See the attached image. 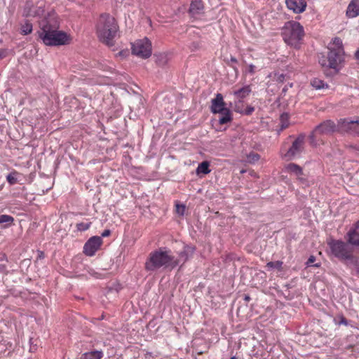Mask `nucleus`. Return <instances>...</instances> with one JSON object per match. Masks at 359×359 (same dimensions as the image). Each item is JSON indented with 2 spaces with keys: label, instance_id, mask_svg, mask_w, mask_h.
<instances>
[{
  "label": "nucleus",
  "instance_id": "nucleus-1",
  "mask_svg": "<svg viewBox=\"0 0 359 359\" xmlns=\"http://www.w3.org/2000/svg\"><path fill=\"white\" fill-rule=\"evenodd\" d=\"M39 38L48 46H58L69 44L71 41L69 35L58 30V27L46 21L38 31Z\"/></svg>",
  "mask_w": 359,
  "mask_h": 359
},
{
  "label": "nucleus",
  "instance_id": "nucleus-2",
  "mask_svg": "<svg viewBox=\"0 0 359 359\" xmlns=\"http://www.w3.org/2000/svg\"><path fill=\"white\" fill-rule=\"evenodd\" d=\"M118 30V25L114 17L107 13L100 15L97 25V34L100 41L109 47L113 46Z\"/></svg>",
  "mask_w": 359,
  "mask_h": 359
},
{
  "label": "nucleus",
  "instance_id": "nucleus-3",
  "mask_svg": "<svg viewBox=\"0 0 359 359\" xmlns=\"http://www.w3.org/2000/svg\"><path fill=\"white\" fill-rule=\"evenodd\" d=\"M177 266V262L175 261V257L170 254V251L160 248L149 253L144 268L147 271H154L161 267L172 269Z\"/></svg>",
  "mask_w": 359,
  "mask_h": 359
},
{
  "label": "nucleus",
  "instance_id": "nucleus-4",
  "mask_svg": "<svg viewBox=\"0 0 359 359\" xmlns=\"http://www.w3.org/2000/svg\"><path fill=\"white\" fill-rule=\"evenodd\" d=\"M284 41L294 48H299V42L304 35L303 27L297 22H287L281 32Z\"/></svg>",
  "mask_w": 359,
  "mask_h": 359
},
{
  "label": "nucleus",
  "instance_id": "nucleus-5",
  "mask_svg": "<svg viewBox=\"0 0 359 359\" xmlns=\"http://www.w3.org/2000/svg\"><path fill=\"white\" fill-rule=\"evenodd\" d=\"M327 57L323 55L319 58L322 67L332 69L335 74L338 73L344 61V51L341 49H328Z\"/></svg>",
  "mask_w": 359,
  "mask_h": 359
},
{
  "label": "nucleus",
  "instance_id": "nucleus-6",
  "mask_svg": "<svg viewBox=\"0 0 359 359\" xmlns=\"http://www.w3.org/2000/svg\"><path fill=\"white\" fill-rule=\"evenodd\" d=\"M332 254L341 261L354 259L352 249L348 244L339 240H332L328 243Z\"/></svg>",
  "mask_w": 359,
  "mask_h": 359
},
{
  "label": "nucleus",
  "instance_id": "nucleus-7",
  "mask_svg": "<svg viewBox=\"0 0 359 359\" xmlns=\"http://www.w3.org/2000/svg\"><path fill=\"white\" fill-rule=\"evenodd\" d=\"M338 126L331 120L323 121L311 132L309 135L310 143L311 145L316 146L317 144L316 139L318 135H328L337 130Z\"/></svg>",
  "mask_w": 359,
  "mask_h": 359
},
{
  "label": "nucleus",
  "instance_id": "nucleus-8",
  "mask_svg": "<svg viewBox=\"0 0 359 359\" xmlns=\"http://www.w3.org/2000/svg\"><path fill=\"white\" fill-rule=\"evenodd\" d=\"M151 43L147 37L132 43L133 54L140 57L144 59L149 57L151 55Z\"/></svg>",
  "mask_w": 359,
  "mask_h": 359
},
{
  "label": "nucleus",
  "instance_id": "nucleus-9",
  "mask_svg": "<svg viewBox=\"0 0 359 359\" xmlns=\"http://www.w3.org/2000/svg\"><path fill=\"white\" fill-rule=\"evenodd\" d=\"M305 137L306 135L304 133L299 134L285 154V157L290 160L299 156L304 149Z\"/></svg>",
  "mask_w": 359,
  "mask_h": 359
},
{
  "label": "nucleus",
  "instance_id": "nucleus-10",
  "mask_svg": "<svg viewBox=\"0 0 359 359\" xmlns=\"http://www.w3.org/2000/svg\"><path fill=\"white\" fill-rule=\"evenodd\" d=\"M338 130L355 134L359 136V118L353 120L351 118H343L338 121Z\"/></svg>",
  "mask_w": 359,
  "mask_h": 359
},
{
  "label": "nucleus",
  "instance_id": "nucleus-11",
  "mask_svg": "<svg viewBox=\"0 0 359 359\" xmlns=\"http://www.w3.org/2000/svg\"><path fill=\"white\" fill-rule=\"evenodd\" d=\"M102 244V239L100 236H93L90 238L83 246V253L87 256H93L100 249Z\"/></svg>",
  "mask_w": 359,
  "mask_h": 359
},
{
  "label": "nucleus",
  "instance_id": "nucleus-12",
  "mask_svg": "<svg viewBox=\"0 0 359 359\" xmlns=\"http://www.w3.org/2000/svg\"><path fill=\"white\" fill-rule=\"evenodd\" d=\"M287 7L295 13H303L306 8V0H285Z\"/></svg>",
  "mask_w": 359,
  "mask_h": 359
},
{
  "label": "nucleus",
  "instance_id": "nucleus-13",
  "mask_svg": "<svg viewBox=\"0 0 359 359\" xmlns=\"http://www.w3.org/2000/svg\"><path fill=\"white\" fill-rule=\"evenodd\" d=\"M196 250L195 247L191 245H185L182 250L179 254H178V258L175 259V261L177 262V266L182 263V265L184 264L187 260H189V258H191L194 252Z\"/></svg>",
  "mask_w": 359,
  "mask_h": 359
},
{
  "label": "nucleus",
  "instance_id": "nucleus-14",
  "mask_svg": "<svg viewBox=\"0 0 359 359\" xmlns=\"http://www.w3.org/2000/svg\"><path fill=\"white\" fill-rule=\"evenodd\" d=\"M226 108V103L224 101L223 95L217 93L214 99L211 100L210 111L212 114H218Z\"/></svg>",
  "mask_w": 359,
  "mask_h": 359
},
{
  "label": "nucleus",
  "instance_id": "nucleus-15",
  "mask_svg": "<svg viewBox=\"0 0 359 359\" xmlns=\"http://www.w3.org/2000/svg\"><path fill=\"white\" fill-rule=\"evenodd\" d=\"M346 15L353 18L359 15V0H351L346 9Z\"/></svg>",
  "mask_w": 359,
  "mask_h": 359
},
{
  "label": "nucleus",
  "instance_id": "nucleus-16",
  "mask_svg": "<svg viewBox=\"0 0 359 359\" xmlns=\"http://www.w3.org/2000/svg\"><path fill=\"white\" fill-rule=\"evenodd\" d=\"M252 89L250 86L247 85L243 88L235 90L233 95L238 99V102H242L243 100L247 97L251 93Z\"/></svg>",
  "mask_w": 359,
  "mask_h": 359
},
{
  "label": "nucleus",
  "instance_id": "nucleus-17",
  "mask_svg": "<svg viewBox=\"0 0 359 359\" xmlns=\"http://www.w3.org/2000/svg\"><path fill=\"white\" fill-rule=\"evenodd\" d=\"M218 114H220V117L219 118V123L221 125L226 124L227 123H229L232 121V114L230 109L227 107L224 108L221 112H219Z\"/></svg>",
  "mask_w": 359,
  "mask_h": 359
},
{
  "label": "nucleus",
  "instance_id": "nucleus-18",
  "mask_svg": "<svg viewBox=\"0 0 359 359\" xmlns=\"http://www.w3.org/2000/svg\"><path fill=\"white\" fill-rule=\"evenodd\" d=\"M347 238L348 243L359 247V232L356 229H350L347 233Z\"/></svg>",
  "mask_w": 359,
  "mask_h": 359
},
{
  "label": "nucleus",
  "instance_id": "nucleus-19",
  "mask_svg": "<svg viewBox=\"0 0 359 359\" xmlns=\"http://www.w3.org/2000/svg\"><path fill=\"white\" fill-rule=\"evenodd\" d=\"M286 170L287 172L294 174L299 180H303V178L301 177L303 175V170L299 165L291 163L286 166Z\"/></svg>",
  "mask_w": 359,
  "mask_h": 359
},
{
  "label": "nucleus",
  "instance_id": "nucleus-20",
  "mask_svg": "<svg viewBox=\"0 0 359 359\" xmlns=\"http://www.w3.org/2000/svg\"><path fill=\"white\" fill-rule=\"evenodd\" d=\"M203 8V4L202 0H192L190 8L189 13L195 15L199 13Z\"/></svg>",
  "mask_w": 359,
  "mask_h": 359
},
{
  "label": "nucleus",
  "instance_id": "nucleus-21",
  "mask_svg": "<svg viewBox=\"0 0 359 359\" xmlns=\"http://www.w3.org/2000/svg\"><path fill=\"white\" fill-rule=\"evenodd\" d=\"M103 353L100 351H93L82 355V359H101Z\"/></svg>",
  "mask_w": 359,
  "mask_h": 359
},
{
  "label": "nucleus",
  "instance_id": "nucleus-22",
  "mask_svg": "<svg viewBox=\"0 0 359 359\" xmlns=\"http://www.w3.org/2000/svg\"><path fill=\"white\" fill-rule=\"evenodd\" d=\"M210 167V163L208 161H203L202 163H201L197 169H196V172L198 174L199 173H203V174H208L210 172V170L209 168Z\"/></svg>",
  "mask_w": 359,
  "mask_h": 359
},
{
  "label": "nucleus",
  "instance_id": "nucleus-23",
  "mask_svg": "<svg viewBox=\"0 0 359 359\" xmlns=\"http://www.w3.org/2000/svg\"><path fill=\"white\" fill-rule=\"evenodd\" d=\"M156 57V62L159 66H165L168 62V55L165 53H159L154 55Z\"/></svg>",
  "mask_w": 359,
  "mask_h": 359
},
{
  "label": "nucleus",
  "instance_id": "nucleus-24",
  "mask_svg": "<svg viewBox=\"0 0 359 359\" xmlns=\"http://www.w3.org/2000/svg\"><path fill=\"white\" fill-rule=\"evenodd\" d=\"M14 221V219L12 216L8 215H0V224H6L3 227L6 228L11 226Z\"/></svg>",
  "mask_w": 359,
  "mask_h": 359
},
{
  "label": "nucleus",
  "instance_id": "nucleus-25",
  "mask_svg": "<svg viewBox=\"0 0 359 359\" xmlns=\"http://www.w3.org/2000/svg\"><path fill=\"white\" fill-rule=\"evenodd\" d=\"M328 49H341V50H344L343 49L341 39L340 38H339V37H335L332 40V43H330V46H328Z\"/></svg>",
  "mask_w": 359,
  "mask_h": 359
},
{
  "label": "nucleus",
  "instance_id": "nucleus-26",
  "mask_svg": "<svg viewBox=\"0 0 359 359\" xmlns=\"http://www.w3.org/2000/svg\"><path fill=\"white\" fill-rule=\"evenodd\" d=\"M311 86L316 89H321L325 87L327 88V84L325 83V82L319 79L315 78L311 81Z\"/></svg>",
  "mask_w": 359,
  "mask_h": 359
},
{
  "label": "nucleus",
  "instance_id": "nucleus-27",
  "mask_svg": "<svg viewBox=\"0 0 359 359\" xmlns=\"http://www.w3.org/2000/svg\"><path fill=\"white\" fill-rule=\"evenodd\" d=\"M19 175V173L17 171H13L11 173H9L7 177L6 180L11 185H14L18 182V178L17 176Z\"/></svg>",
  "mask_w": 359,
  "mask_h": 359
},
{
  "label": "nucleus",
  "instance_id": "nucleus-28",
  "mask_svg": "<svg viewBox=\"0 0 359 359\" xmlns=\"http://www.w3.org/2000/svg\"><path fill=\"white\" fill-rule=\"evenodd\" d=\"M32 32V24L28 21H27L24 25L21 27V33L24 35H27L30 34Z\"/></svg>",
  "mask_w": 359,
  "mask_h": 359
},
{
  "label": "nucleus",
  "instance_id": "nucleus-29",
  "mask_svg": "<svg viewBox=\"0 0 359 359\" xmlns=\"http://www.w3.org/2000/svg\"><path fill=\"white\" fill-rule=\"evenodd\" d=\"M260 159V155L255 152H250L247 156V161L250 163H255Z\"/></svg>",
  "mask_w": 359,
  "mask_h": 359
},
{
  "label": "nucleus",
  "instance_id": "nucleus-30",
  "mask_svg": "<svg viewBox=\"0 0 359 359\" xmlns=\"http://www.w3.org/2000/svg\"><path fill=\"white\" fill-rule=\"evenodd\" d=\"M282 266H283V262H281V261L269 262L266 264V267L276 268L278 270L282 269Z\"/></svg>",
  "mask_w": 359,
  "mask_h": 359
},
{
  "label": "nucleus",
  "instance_id": "nucleus-31",
  "mask_svg": "<svg viewBox=\"0 0 359 359\" xmlns=\"http://www.w3.org/2000/svg\"><path fill=\"white\" fill-rule=\"evenodd\" d=\"M43 10L39 7L37 8H34V10H30L29 13L27 14V16L36 17L40 16L43 14Z\"/></svg>",
  "mask_w": 359,
  "mask_h": 359
},
{
  "label": "nucleus",
  "instance_id": "nucleus-32",
  "mask_svg": "<svg viewBox=\"0 0 359 359\" xmlns=\"http://www.w3.org/2000/svg\"><path fill=\"white\" fill-rule=\"evenodd\" d=\"M90 224H91L90 222V223L81 222V223L77 224L76 227L79 231H86V230L88 229Z\"/></svg>",
  "mask_w": 359,
  "mask_h": 359
},
{
  "label": "nucleus",
  "instance_id": "nucleus-33",
  "mask_svg": "<svg viewBox=\"0 0 359 359\" xmlns=\"http://www.w3.org/2000/svg\"><path fill=\"white\" fill-rule=\"evenodd\" d=\"M186 210V206L183 204L176 205V212L180 215H184Z\"/></svg>",
  "mask_w": 359,
  "mask_h": 359
},
{
  "label": "nucleus",
  "instance_id": "nucleus-34",
  "mask_svg": "<svg viewBox=\"0 0 359 359\" xmlns=\"http://www.w3.org/2000/svg\"><path fill=\"white\" fill-rule=\"evenodd\" d=\"M227 65L231 66L236 72L238 71V69L236 66L233 65V63L236 64L238 63V60L236 57L231 56L230 58V61L226 62Z\"/></svg>",
  "mask_w": 359,
  "mask_h": 359
},
{
  "label": "nucleus",
  "instance_id": "nucleus-35",
  "mask_svg": "<svg viewBox=\"0 0 359 359\" xmlns=\"http://www.w3.org/2000/svg\"><path fill=\"white\" fill-rule=\"evenodd\" d=\"M349 262L351 264L354 265L356 273L359 276V260L358 259V258L354 257V259L350 260Z\"/></svg>",
  "mask_w": 359,
  "mask_h": 359
},
{
  "label": "nucleus",
  "instance_id": "nucleus-36",
  "mask_svg": "<svg viewBox=\"0 0 359 359\" xmlns=\"http://www.w3.org/2000/svg\"><path fill=\"white\" fill-rule=\"evenodd\" d=\"M285 74H277L276 80L278 82L283 83L285 81Z\"/></svg>",
  "mask_w": 359,
  "mask_h": 359
},
{
  "label": "nucleus",
  "instance_id": "nucleus-37",
  "mask_svg": "<svg viewBox=\"0 0 359 359\" xmlns=\"http://www.w3.org/2000/svg\"><path fill=\"white\" fill-rule=\"evenodd\" d=\"M255 111V108L252 106H248L243 112L245 115H250Z\"/></svg>",
  "mask_w": 359,
  "mask_h": 359
},
{
  "label": "nucleus",
  "instance_id": "nucleus-38",
  "mask_svg": "<svg viewBox=\"0 0 359 359\" xmlns=\"http://www.w3.org/2000/svg\"><path fill=\"white\" fill-rule=\"evenodd\" d=\"M339 325L343 324L344 325H348V323L347 319L344 316H341L340 321H339Z\"/></svg>",
  "mask_w": 359,
  "mask_h": 359
},
{
  "label": "nucleus",
  "instance_id": "nucleus-39",
  "mask_svg": "<svg viewBox=\"0 0 359 359\" xmlns=\"http://www.w3.org/2000/svg\"><path fill=\"white\" fill-rule=\"evenodd\" d=\"M316 260V257L313 255H311L306 262L307 266H311V264L313 263Z\"/></svg>",
  "mask_w": 359,
  "mask_h": 359
},
{
  "label": "nucleus",
  "instance_id": "nucleus-40",
  "mask_svg": "<svg viewBox=\"0 0 359 359\" xmlns=\"http://www.w3.org/2000/svg\"><path fill=\"white\" fill-rule=\"evenodd\" d=\"M199 48V44L198 43H196V42H193L191 45V48L192 50H196Z\"/></svg>",
  "mask_w": 359,
  "mask_h": 359
},
{
  "label": "nucleus",
  "instance_id": "nucleus-41",
  "mask_svg": "<svg viewBox=\"0 0 359 359\" xmlns=\"http://www.w3.org/2000/svg\"><path fill=\"white\" fill-rule=\"evenodd\" d=\"M111 234V231L109 230V229H105L102 233V237H107V236H109V235Z\"/></svg>",
  "mask_w": 359,
  "mask_h": 359
},
{
  "label": "nucleus",
  "instance_id": "nucleus-42",
  "mask_svg": "<svg viewBox=\"0 0 359 359\" xmlns=\"http://www.w3.org/2000/svg\"><path fill=\"white\" fill-rule=\"evenodd\" d=\"M249 72L251 74H254L255 71V66L254 65H249Z\"/></svg>",
  "mask_w": 359,
  "mask_h": 359
},
{
  "label": "nucleus",
  "instance_id": "nucleus-43",
  "mask_svg": "<svg viewBox=\"0 0 359 359\" xmlns=\"http://www.w3.org/2000/svg\"><path fill=\"white\" fill-rule=\"evenodd\" d=\"M0 272L3 273H7L6 266L5 264H0Z\"/></svg>",
  "mask_w": 359,
  "mask_h": 359
},
{
  "label": "nucleus",
  "instance_id": "nucleus-44",
  "mask_svg": "<svg viewBox=\"0 0 359 359\" xmlns=\"http://www.w3.org/2000/svg\"><path fill=\"white\" fill-rule=\"evenodd\" d=\"M38 257H39V259H43V258H44V253H43V252H42V251H39V255H38Z\"/></svg>",
  "mask_w": 359,
  "mask_h": 359
},
{
  "label": "nucleus",
  "instance_id": "nucleus-45",
  "mask_svg": "<svg viewBox=\"0 0 359 359\" xmlns=\"http://www.w3.org/2000/svg\"><path fill=\"white\" fill-rule=\"evenodd\" d=\"M359 229V221L356 222L354 224V227L352 229H356V231Z\"/></svg>",
  "mask_w": 359,
  "mask_h": 359
},
{
  "label": "nucleus",
  "instance_id": "nucleus-46",
  "mask_svg": "<svg viewBox=\"0 0 359 359\" xmlns=\"http://www.w3.org/2000/svg\"><path fill=\"white\" fill-rule=\"evenodd\" d=\"M251 299L250 297L248 294H245L244 297V300L245 302H249Z\"/></svg>",
  "mask_w": 359,
  "mask_h": 359
},
{
  "label": "nucleus",
  "instance_id": "nucleus-47",
  "mask_svg": "<svg viewBox=\"0 0 359 359\" xmlns=\"http://www.w3.org/2000/svg\"><path fill=\"white\" fill-rule=\"evenodd\" d=\"M355 57L357 59V60H359V48L356 50L355 53Z\"/></svg>",
  "mask_w": 359,
  "mask_h": 359
},
{
  "label": "nucleus",
  "instance_id": "nucleus-48",
  "mask_svg": "<svg viewBox=\"0 0 359 359\" xmlns=\"http://www.w3.org/2000/svg\"><path fill=\"white\" fill-rule=\"evenodd\" d=\"M287 89H288L287 86H285L283 88L282 92H283V93H285L287 92Z\"/></svg>",
  "mask_w": 359,
  "mask_h": 359
},
{
  "label": "nucleus",
  "instance_id": "nucleus-49",
  "mask_svg": "<svg viewBox=\"0 0 359 359\" xmlns=\"http://www.w3.org/2000/svg\"><path fill=\"white\" fill-rule=\"evenodd\" d=\"M234 110L236 111V112H239V113H243L242 111H241L238 107L236 105L235 108H234Z\"/></svg>",
  "mask_w": 359,
  "mask_h": 359
},
{
  "label": "nucleus",
  "instance_id": "nucleus-50",
  "mask_svg": "<svg viewBox=\"0 0 359 359\" xmlns=\"http://www.w3.org/2000/svg\"><path fill=\"white\" fill-rule=\"evenodd\" d=\"M314 267H316V268H318L320 265V264H315L314 265H313Z\"/></svg>",
  "mask_w": 359,
  "mask_h": 359
},
{
  "label": "nucleus",
  "instance_id": "nucleus-51",
  "mask_svg": "<svg viewBox=\"0 0 359 359\" xmlns=\"http://www.w3.org/2000/svg\"><path fill=\"white\" fill-rule=\"evenodd\" d=\"M1 55H2V50L0 49V58L1 57Z\"/></svg>",
  "mask_w": 359,
  "mask_h": 359
},
{
  "label": "nucleus",
  "instance_id": "nucleus-52",
  "mask_svg": "<svg viewBox=\"0 0 359 359\" xmlns=\"http://www.w3.org/2000/svg\"><path fill=\"white\" fill-rule=\"evenodd\" d=\"M292 86H293V84H292V83H290V84H289V86H290V88H292Z\"/></svg>",
  "mask_w": 359,
  "mask_h": 359
},
{
  "label": "nucleus",
  "instance_id": "nucleus-53",
  "mask_svg": "<svg viewBox=\"0 0 359 359\" xmlns=\"http://www.w3.org/2000/svg\"><path fill=\"white\" fill-rule=\"evenodd\" d=\"M231 359H236V356H233L231 358Z\"/></svg>",
  "mask_w": 359,
  "mask_h": 359
}]
</instances>
